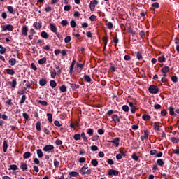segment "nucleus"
Returning <instances> with one entry per match:
<instances>
[{"mask_svg":"<svg viewBox=\"0 0 179 179\" xmlns=\"http://www.w3.org/2000/svg\"><path fill=\"white\" fill-rule=\"evenodd\" d=\"M148 92L149 93H151V94H157V93H159V87L155 85H151L148 87Z\"/></svg>","mask_w":179,"mask_h":179,"instance_id":"f257e3e1","label":"nucleus"},{"mask_svg":"<svg viewBox=\"0 0 179 179\" xmlns=\"http://www.w3.org/2000/svg\"><path fill=\"white\" fill-rule=\"evenodd\" d=\"M1 31H13V25L12 24H6L1 25Z\"/></svg>","mask_w":179,"mask_h":179,"instance_id":"f03ea898","label":"nucleus"},{"mask_svg":"<svg viewBox=\"0 0 179 179\" xmlns=\"http://www.w3.org/2000/svg\"><path fill=\"white\" fill-rule=\"evenodd\" d=\"M87 169L89 168L86 166H83L80 170V173H81L83 176H85V174H88V175L92 174V169L87 170Z\"/></svg>","mask_w":179,"mask_h":179,"instance_id":"7ed1b4c3","label":"nucleus"},{"mask_svg":"<svg viewBox=\"0 0 179 179\" xmlns=\"http://www.w3.org/2000/svg\"><path fill=\"white\" fill-rule=\"evenodd\" d=\"M28 32H29V27H27V25L22 26L21 29L22 36L23 37H26V36H27Z\"/></svg>","mask_w":179,"mask_h":179,"instance_id":"20e7f679","label":"nucleus"},{"mask_svg":"<svg viewBox=\"0 0 179 179\" xmlns=\"http://www.w3.org/2000/svg\"><path fill=\"white\" fill-rule=\"evenodd\" d=\"M54 145H47L43 147L44 152H54Z\"/></svg>","mask_w":179,"mask_h":179,"instance_id":"39448f33","label":"nucleus"},{"mask_svg":"<svg viewBox=\"0 0 179 179\" xmlns=\"http://www.w3.org/2000/svg\"><path fill=\"white\" fill-rule=\"evenodd\" d=\"M120 138L117 137L114 138L113 141H108L110 143H114L115 145L116 148H118L120 146Z\"/></svg>","mask_w":179,"mask_h":179,"instance_id":"423d86ee","label":"nucleus"},{"mask_svg":"<svg viewBox=\"0 0 179 179\" xmlns=\"http://www.w3.org/2000/svg\"><path fill=\"white\" fill-rule=\"evenodd\" d=\"M34 27L36 29V30H40V29L42 27V23L41 21L34 22L33 24Z\"/></svg>","mask_w":179,"mask_h":179,"instance_id":"0eeeda50","label":"nucleus"},{"mask_svg":"<svg viewBox=\"0 0 179 179\" xmlns=\"http://www.w3.org/2000/svg\"><path fill=\"white\" fill-rule=\"evenodd\" d=\"M50 29L51 31H52V33H55V34L57 33H58V29L57 28V27L55 25H54V24H52V23L50 24Z\"/></svg>","mask_w":179,"mask_h":179,"instance_id":"6e6552de","label":"nucleus"},{"mask_svg":"<svg viewBox=\"0 0 179 179\" xmlns=\"http://www.w3.org/2000/svg\"><path fill=\"white\" fill-rule=\"evenodd\" d=\"M120 172H118V171L117 170H114V169H110L108 171V176H118Z\"/></svg>","mask_w":179,"mask_h":179,"instance_id":"1a4fd4ad","label":"nucleus"},{"mask_svg":"<svg viewBox=\"0 0 179 179\" xmlns=\"http://www.w3.org/2000/svg\"><path fill=\"white\" fill-rule=\"evenodd\" d=\"M75 64H76V60L73 59L70 66V71H69L70 75H72V73L73 72V68L75 66Z\"/></svg>","mask_w":179,"mask_h":179,"instance_id":"9d476101","label":"nucleus"},{"mask_svg":"<svg viewBox=\"0 0 179 179\" xmlns=\"http://www.w3.org/2000/svg\"><path fill=\"white\" fill-rule=\"evenodd\" d=\"M169 110L170 115H172L173 117H176V115H177V113L174 112V108L173 106H170L169 108Z\"/></svg>","mask_w":179,"mask_h":179,"instance_id":"9b49d317","label":"nucleus"},{"mask_svg":"<svg viewBox=\"0 0 179 179\" xmlns=\"http://www.w3.org/2000/svg\"><path fill=\"white\" fill-rule=\"evenodd\" d=\"M112 120L113 121H114V122H115V124H117V122H121L120 117L117 116V115H113V116L112 117Z\"/></svg>","mask_w":179,"mask_h":179,"instance_id":"f8f14e48","label":"nucleus"},{"mask_svg":"<svg viewBox=\"0 0 179 179\" xmlns=\"http://www.w3.org/2000/svg\"><path fill=\"white\" fill-rule=\"evenodd\" d=\"M70 87L72 89V90L75 91L76 89H79L80 86L78 84L70 83Z\"/></svg>","mask_w":179,"mask_h":179,"instance_id":"ddd939ff","label":"nucleus"},{"mask_svg":"<svg viewBox=\"0 0 179 179\" xmlns=\"http://www.w3.org/2000/svg\"><path fill=\"white\" fill-rule=\"evenodd\" d=\"M8 151V141L5 140L3 143V152H6Z\"/></svg>","mask_w":179,"mask_h":179,"instance_id":"4468645a","label":"nucleus"},{"mask_svg":"<svg viewBox=\"0 0 179 179\" xmlns=\"http://www.w3.org/2000/svg\"><path fill=\"white\" fill-rule=\"evenodd\" d=\"M84 80L85 82H87L88 83H90L92 82V78H90V76H87V74L84 75Z\"/></svg>","mask_w":179,"mask_h":179,"instance_id":"2eb2a0df","label":"nucleus"},{"mask_svg":"<svg viewBox=\"0 0 179 179\" xmlns=\"http://www.w3.org/2000/svg\"><path fill=\"white\" fill-rule=\"evenodd\" d=\"M157 124H159L157 122L152 123L155 131H160V126H159Z\"/></svg>","mask_w":179,"mask_h":179,"instance_id":"dca6fc26","label":"nucleus"},{"mask_svg":"<svg viewBox=\"0 0 179 179\" xmlns=\"http://www.w3.org/2000/svg\"><path fill=\"white\" fill-rule=\"evenodd\" d=\"M41 36L43 38H45V40H47V38H48V37H50V35H48V34L43 31L41 33Z\"/></svg>","mask_w":179,"mask_h":179,"instance_id":"f3484780","label":"nucleus"},{"mask_svg":"<svg viewBox=\"0 0 179 179\" xmlns=\"http://www.w3.org/2000/svg\"><path fill=\"white\" fill-rule=\"evenodd\" d=\"M10 85L13 89H15V87H16V85H17L16 78L13 79L11 82H10Z\"/></svg>","mask_w":179,"mask_h":179,"instance_id":"a211bd4d","label":"nucleus"},{"mask_svg":"<svg viewBox=\"0 0 179 179\" xmlns=\"http://www.w3.org/2000/svg\"><path fill=\"white\" fill-rule=\"evenodd\" d=\"M157 166H159L160 167H163V166H164V161H163V159H158L157 160Z\"/></svg>","mask_w":179,"mask_h":179,"instance_id":"6ab92c4d","label":"nucleus"},{"mask_svg":"<svg viewBox=\"0 0 179 179\" xmlns=\"http://www.w3.org/2000/svg\"><path fill=\"white\" fill-rule=\"evenodd\" d=\"M39 85L40 86H45V85H47V80H45V78H41L39 80Z\"/></svg>","mask_w":179,"mask_h":179,"instance_id":"aec40b11","label":"nucleus"},{"mask_svg":"<svg viewBox=\"0 0 179 179\" xmlns=\"http://www.w3.org/2000/svg\"><path fill=\"white\" fill-rule=\"evenodd\" d=\"M20 169L22 171H26L27 170V164L24 162L21 163Z\"/></svg>","mask_w":179,"mask_h":179,"instance_id":"412c9836","label":"nucleus"},{"mask_svg":"<svg viewBox=\"0 0 179 179\" xmlns=\"http://www.w3.org/2000/svg\"><path fill=\"white\" fill-rule=\"evenodd\" d=\"M80 135V138L84 141V142H89V140L87 139V137H86V134L85 132H82Z\"/></svg>","mask_w":179,"mask_h":179,"instance_id":"4be33fe9","label":"nucleus"},{"mask_svg":"<svg viewBox=\"0 0 179 179\" xmlns=\"http://www.w3.org/2000/svg\"><path fill=\"white\" fill-rule=\"evenodd\" d=\"M59 90L62 93H66L67 87L65 85H61L59 87Z\"/></svg>","mask_w":179,"mask_h":179,"instance_id":"5701e85b","label":"nucleus"},{"mask_svg":"<svg viewBox=\"0 0 179 179\" xmlns=\"http://www.w3.org/2000/svg\"><path fill=\"white\" fill-rule=\"evenodd\" d=\"M36 101L38 104H41V106H44V107H46V106H48V103H47L46 101L37 100Z\"/></svg>","mask_w":179,"mask_h":179,"instance_id":"b1692460","label":"nucleus"},{"mask_svg":"<svg viewBox=\"0 0 179 179\" xmlns=\"http://www.w3.org/2000/svg\"><path fill=\"white\" fill-rule=\"evenodd\" d=\"M169 71H170V67L166 66L164 68H162L161 69V72H162V73H167V72H169Z\"/></svg>","mask_w":179,"mask_h":179,"instance_id":"393cba45","label":"nucleus"},{"mask_svg":"<svg viewBox=\"0 0 179 179\" xmlns=\"http://www.w3.org/2000/svg\"><path fill=\"white\" fill-rule=\"evenodd\" d=\"M87 134L89 136H93V134H94V130L92 128H90L87 130Z\"/></svg>","mask_w":179,"mask_h":179,"instance_id":"a878e982","label":"nucleus"},{"mask_svg":"<svg viewBox=\"0 0 179 179\" xmlns=\"http://www.w3.org/2000/svg\"><path fill=\"white\" fill-rule=\"evenodd\" d=\"M45 62H47V58H45V57L40 59L38 61V64H39V65H43V64H45Z\"/></svg>","mask_w":179,"mask_h":179,"instance_id":"bb28decb","label":"nucleus"},{"mask_svg":"<svg viewBox=\"0 0 179 179\" xmlns=\"http://www.w3.org/2000/svg\"><path fill=\"white\" fill-rule=\"evenodd\" d=\"M69 176L71 178H72V177H79V173L75 171L70 172Z\"/></svg>","mask_w":179,"mask_h":179,"instance_id":"cd10ccee","label":"nucleus"},{"mask_svg":"<svg viewBox=\"0 0 179 179\" xmlns=\"http://www.w3.org/2000/svg\"><path fill=\"white\" fill-rule=\"evenodd\" d=\"M91 164L94 166V167H97V166H99V162L97 159H92Z\"/></svg>","mask_w":179,"mask_h":179,"instance_id":"c85d7f7f","label":"nucleus"},{"mask_svg":"<svg viewBox=\"0 0 179 179\" xmlns=\"http://www.w3.org/2000/svg\"><path fill=\"white\" fill-rule=\"evenodd\" d=\"M17 165L12 164L10 165V167L8 168V170H13V171H16L17 170Z\"/></svg>","mask_w":179,"mask_h":179,"instance_id":"c756f323","label":"nucleus"},{"mask_svg":"<svg viewBox=\"0 0 179 179\" xmlns=\"http://www.w3.org/2000/svg\"><path fill=\"white\" fill-rule=\"evenodd\" d=\"M6 73L8 75H15V70L12 69H6Z\"/></svg>","mask_w":179,"mask_h":179,"instance_id":"7c9ffc66","label":"nucleus"},{"mask_svg":"<svg viewBox=\"0 0 179 179\" xmlns=\"http://www.w3.org/2000/svg\"><path fill=\"white\" fill-rule=\"evenodd\" d=\"M8 63L11 65V66H13L16 64V59L15 58H11L8 61Z\"/></svg>","mask_w":179,"mask_h":179,"instance_id":"2f4dec72","label":"nucleus"},{"mask_svg":"<svg viewBox=\"0 0 179 179\" xmlns=\"http://www.w3.org/2000/svg\"><path fill=\"white\" fill-rule=\"evenodd\" d=\"M50 86H51V87L52 89H54L55 87H57V82H55V80H50Z\"/></svg>","mask_w":179,"mask_h":179,"instance_id":"473e14b6","label":"nucleus"},{"mask_svg":"<svg viewBox=\"0 0 179 179\" xmlns=\"http://www.w3.org/2000/svg\"><path fill=\"white\" fill-rule=\"evenodd\" d=\"M57 75H58V73L55 71V69L50 71V76L52 79H54V78H55Z\"/></svg>","mask_w":179,"mask_h":179,"instance_id":"72a5a7b5","label":"nucleus"},{"mask_svg":"<svg viewBox=\"0 0 179 179\" xmlns=\"http://www.w3.org/2000/svg\"><path fill=\"white\" fill-rule=\"evenodd\" d=\"M31 156V153L30 152H26L23 155L24 159H29Z\"/></svg>","mask_w":179,"mask_h":179,"instance_id":"f704fd0d","label":"nucleus"},{"mask_svg":"<svg viewBox=\"0 0 179 179\" xmlns=\"http://www.w3.org/2000/svg\"><path fill=\"white\" fill-rule=\"evenodd\" d=\"M142 118L144 121H149V120H150V115H146V114H144L143 116H142Z\"/></svg>","mask_w":179,"mask_h":179,"instance_id":"c9c22d12","label":"nucleus"},{"mask_svg":"<svg viewBox=\"0 0 179 179\" xmlns=\"http://www.w3.org/2000/svg\"><path fill=\"white\" fill-rule=\"evenodd\" d=\"M106 24L108 29H109L110 30H111V29H113V27L114 26V24H113V22H106Z\"/></svg>","mask_w":179,"mask_h":179,"instance_id":"e433bc0d","label":"nucleus"},{"mask_svg":"<svg viewBox=\"0 0 179 179\" xmlns=\"http://www.w3.org/2000/svg\"><path fill=\"white\" fill-rule=\"evenodd\" d=\"M36 130H37V131H41V122L40 121H38V122H36Z\"/></svg>","mask_w":179,"mask_h":179,"instance_id":"4c0bfd02","label":"nucleus"},{"mask_svg":"<svg viewBox=\"0 0 179 179\" xmlns=\"http://www.w3.org/2000/svg\"><path fill=\"white\" fill-rule=\"evenodd\" d=\"M37 155H38V157L41 159V157H43V150H41V149H38L37 150Z\"/></svg>","mask_w":179,"mask_h":179,"instance_id":"58836bf2","label":"nucleus"},{"mask_svg":"<svg viewBox=\"0 0 179 179\" xmlns=\"http://www.w3.org/2000/svg\"><path fill=\"white\" fill-rule=\"evenodd\" d=\"M136 58L137 59H138L139 61H141V59H142L143 57H142V53L140 52H136Z\"/></svg>","mask_w":179,"mask_h":179,"instance_id":"ea45409f","label":"nucleus"},{"mask_svg":"<svg viewBox=\"0 0 179 179\" xmlns=\"http://www.w3.org/2000/svg\"><path fill=\"white\" fill-rule=\"evenodd\" d=\"M122 110H123L124 113H128V111H129V107L127 105H124L122 107Z\"/></svg>","mask_w":179,"mask_h":179,"instance_id":"a19ab883","label":"nucleus"},{"mask_svg":"<svg viewBox=\"0 0 179 179\" xmlns=\"http://www.w3.org/2000/svg\"><path fill=\"white\" fill-rule=\"evenodd\" d=\"M131 158L135 162H138V160H139V157H138V155H136V153H133L132 155H131Z\"/></svg>","mask_w":179,"mask_h":179,"instance_id":"79ce46f5","label":"nucleus"},{"mask_svg":"<svg viewBox=\"0 0 179 179\" xmlns=\"http://www.w3.org/2000/svg\"><path fill=\"white\" fill-rule=\"evenodd\" d=\"M66 52H71V50H63L62 52H60V53L62 54V57H66V55H68V53H66Z\"/></svg>","mask_w":179,"mask_h":179,"instance_id":"37998d69","label":"nucleus"},{"mask_svg":"<svg viewBox=\"0 0 179 179\" xmlns=\"http://www.w3.org/2000/svg\"><path fill=\"white\" fill-rule=\"evenodd\" d=\"M171 142H173V143H178L179 138H176V137H171Z\"/></svg>","mask_w":179,"mask_h":179,"instance_id":"c03bdc74","label":"nucleus"},{"mask_svg":"<svg viewBox=\"0 0 179 179\" xmlns=\"http://www.w3.org/2000/svg\"><path fill=\"white\" fill-rule=\"evenodd\" d=\"M47 117L49 122H52V113H47Z\"/></svg>","mask_w":179,"mask_h":179,"instance_id":"a18cd8bd","label":"nucleus"},{"mask_svg":"<svg viewBox=\"0 0 179 179\" xmlns=\"http://www.w3.org/2000/svg\"><path fill=\"white\" fill-rule=\"evenodd\" d=\"M73 139L75 141H80V134H76L73 136Z\"/></svg>","mask_w":179,"mask_h":179,"instance_id":"49530a36","label":"nucleus"},{"mask_svg":"<svg viewBox=\"0 0 179 179\" xmlns=\"http://www.w3.org/2000/svg\"><path fill=\"white\" fill-rule=\"evenodd\" d=\"M171 79L173 83H177L178 82V78L176 76H173Z\"/></svg>","mask_w":179,"mask_h":179,"instance_id":"de8ad7c7","label":"nucleus"},{"mask_svg":"<svg viewBox=\"0 0 179 179\" xmlns=\"http://www.w3.org/2000/svg\"><path fill=\"white\" fill-rule=\"evenodd\" d=\"M26 99H27L26 95H23L20 99V104H23L26 101Z\"/></svg>","mask_w":179,"mask_h":179,"instance_id":"09e8293b","label":"nucleus"},{"mask_svg":"<svg viewBox=\"0 0 179 179\" xmlns=\"http://www.w3.org/2000/svg\"><path fill=\"white\" fill-rule=\"evenodd\" d=\"M90 8L92 12H94V9H96V6L93 4L92 1H90Z\"/></svg>","mask_w":179,"mask_h":179,"instance_id":"8fccbe9b","label":"nucleus"},{"mask_svg":"<svg viewBox=\"0 0 179 179\" xmlns=\"http://www.w3.org/2000/svg\"><path fill=\"white\" fill-rule=\"evenodd\" d=\"M159 62H166V57L164 56H161L158 58Z\"/></svg>","mask_w":179,"mask_h":179,"instance_id":"3c124183","label":"nucleus"},{"mask_svg":"<svg viewBox=\"0 0 179 179\" xmlns=\"http://www.w3.org/2000/svg\"><path fill=\"white\" fill-rule=\"evenodd\" d=\"M70 25L72 29H75V27H76V22H75V20H71L70 22Z\"/></svg>","mask_w":179,"mask_h":179,"instance_id":"603ef678","label":"nucleus"},{"mask_svg":"<svg viewBox=\"0 0 179 179\" xmlns=\"http://www.w3.org/2000/svg\"><path fill=\"white\" fill-rule=\"evenodd\" d=\"M90 20H91V22H96L97 20V18L96 17V15H92L90 17Z\"/></svg>","mask_w":179,"mask_h":179,"instance_id":"864d4df0","label":"nucleus"},{"mask_svg":"<svg viewBox=\"0 0 179 179\" xmlns=\"http://www.w3.org/2000/svg\"><path fill=\"white\" fill-rule=\"evenodd\" d=\"M90 148L92 152H96L99 150V147H97V145H92L90 147Z\"/></svg>","mask_w":179,"mask_h":179,"instance_id":"5fc2aeb1","label":"nucleus"},{"mask_svg":"<svg viewBox=\"0 0 179 179\" xmlns=\"http://www.w3.org/2000/svg\"><path fill=\"white\" fill-rule=\"evenodd\" d=\"M61 24H62L63 27L68 26V24H69L68 20H62Z\"/></svg>","mask_w":179,"mask_h":179,"instance_id":"6e6d98bb","label":"nucleus"},{"mask_svg":"<svg viewBox=\"0 0 179 179\" xmlns=\"http://www.w3.org/2000/svg\"><path fill=\"white\" fill-rule=\"evenodd\" d=\"M103 43H104V45L105 47H107V43L108 41V38H107V36H104L103 38H102Z\"/></svg>","mask_w":179,"mask_h":179,"instance_id":"4d7b16f0","label":"nucleus"},{"mask_svg":"<svg viewBox=\"0 0 179 179\" xmlns=\"http://www.w3.org/2000/svg\"><path fill=\"white\" fill-rule=\"evenodd\" d=\"M55 67L56 68V69H58V71L57 72V75H61V72H62V68L60 69L59 66H58L57 65H55Z\"/></svg>","mask_w":179,"mask_h":179,"instance_id":"13d9d810","label":"nucleus"},{"mask_svg":"<svg viewBox=\"0 0 179 179\" xmlns=\"http://www.w3.org/2000/svg\"><path fill=\"white\" fill-rule=\"evenodd\" d=\"M54 166L56 169H58V167H59V162L57 161V159H55Z\"/></svg>","mask_w":179,"mask_h":179,"instance_id":"bf43d9fd","label":"nucleus"},{"mask_svg":"<svg viewBox=\"0 0 179 179\" xmlns=\"http://www.w3.org/2000/svg\"><path fill=\"white\" fill-rule=\"evenodd\" d=\"M64 10L66 12H69V10H71V6L70 5H66L64 6Z\"/></svg>","mask_w":179,"mask_h":179,"instance_id":"052dcab7","label":"nucleus"},{"mask_svg":"<svg viewBox=\"0 0 179 179\" xmlns=\"http://www.w3.org/2000/svg\"><path fill=\"white\" fill-rule=\"evenodd\" d=\"M7 10H8L9 13H13V6H8Z\"/></svg>","mask_w":179,"mask_h":179,"instance_id":"680f3d73","label":"nucleus"},{"mask_svg":"<svg viewBox=\"0 0 179 179\" xmlns=\"http://www.w3.org/2000/svg\"><path fill=\"white\" fill-rule=\"evenodd\" d=\"M139 36H141V38H145V31H141L139 33Z\"/></svg>","mask_w":179,"mask_h":179,"instance_id":"e2e57ef3","label":"nucleus"},{"mask_svg":"<svg viewBox=\"0 0 179 179\" xmlns=\"http://www.w3.org/2000/svg\"><path fill=\"white\" fill-rule=\"evenodd\" d=\"M55 143H56V145H57V146H61V145H62V141H61L59 139H57L55 141Z\"/></svg>","mask_w":179,"mask_h":179,"instance_id":"0e129e2a","label":"nucleus"},{"mask_svg":"<svg viewBox=\"0 0 179 179\" xmlns=\"http://www.w3.org/2000/svg\"><path fill=\"white\" fill-rule=\"evenodd\" d=\"M51 10H52V7H51L50 6H48V7H46L45 8V12L48 13V12H51Z\"/></svg>","mask_w":179,"mask_h":179,"instance_id":"69168bd1","label":"nucleus"},{"mask_svg":"<svg viewBox=\"0 0 179 179\" xmlns=\"http://www.w3.org/2000/svg\"><path fill=\"white\" fill-rule=\"evenodd\" d=\"M154 108L155 110H160V108H162V105L157 103L154 105Z\"/></svg>","mask_w":179,"mask_h":179,"instance_id":"338daca9","label":"nucleus"},{"mask_svg":"<svg viewBox=\"0 0 179 179\" xmlns=\"http://www.w3.org/2000/svg\"><path fill=\"white\" fill-rule=\"evenodd\" d=\"M69 41H71V36H68L64 38V42L65 43H69Z\"/></svg>","mask_w":179,"mask_h":179,"instance_id":"774afa93","label":"nucleus"}]
</instances>
